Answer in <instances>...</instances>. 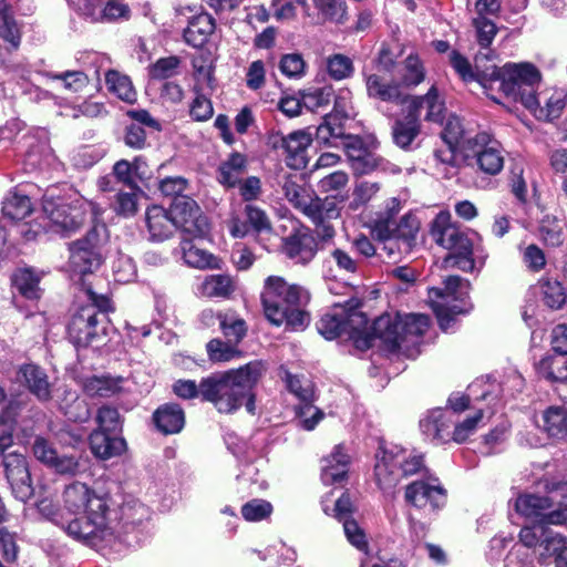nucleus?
Listing matches in <instances>:
<instances>
[{
	"label": "nucleus",
	"instance_id": "nucleus-17",
	"mask_svg": "<svg viewBox=\"0 0 567 567\" xmlns=\"http://www.w3.org/2000/svg\"><path fill=\"white\" fill-rule=\"evenodd\" d=\"M472 141L478 168L487 175H497L504 167L501 144L486 132L476 134Z\"/></svg>",
	"mask_w": 567,
	"mask_h": 567
},
{
	"label": "nucleus",
	"instance_id": "nucleus-2",
	"mask_svg": "<svg viewBox=\"0 0 567 567\" xmlns=\"http://www.w3.org/2000/svg\"><path fill=\"white\" fill-rule=\"evenodd\" d=\"M265 370L264 362L255 360L236 370L214 373L200 381L202 396L219 412L231 413L241 406Z\"/></svg>",
	"mask_w": 567,
	"mask_h": 567
},
{
	"label": "nucleus",
	"instance_id": "nucleus-56",
	"mask_svg": "<svg viewBox=\"0 0 567 567\" xmlns=\"http://www.w3.org/2000/svg\"><path fill=\"white\" fill-rule=\"evenodd\" d=\"M483 420V411L477 410L473 415L466 417L464 421L460 422L455 420L453 424L454 430H452V440L456 443L465 442L471 435H473L478 424Z\"/></svg>",
	"mask_w": 567,
	"mask_h": 567
},
{
	"label": "nucleus",
	"instance_id": "nucleus-55",
	"mask_svg": "<svg viewBox=\"0 0 567 567\" xmlns=\"http://www.w3.org/2000/svg\"><path fill=\"white\" fill-rule=\"evenodd\" d=\"M472 24L475 29L476 41L481 49H488L498 31L496 24L486 17L476 16Z\"/></svg>",
	"mask_w": 567,
	"mask_h": 567
},
{
	"label": "nucleus",
	"instance_id": "nucleus-46",
	"mask_svg": "<svg viewBox=\"0 0 567 567\" xmlns=\"http://www.w3.org/2000/svg\"><path fill=\"white\" fill-rule=\"evenodd\" d=\"M284 193L287 200L302 214L316 197V194L312 190L298 184L291 178H288L285 182Z\"/></svg>",
	"mask_w": 567,
	"mask_h": 567
},
{
	"label": "nucleus",
	"instance_id": "nucleus-27",
	"mask_svg": "<svg viewBox=\"0 0 567 567\" xmlns=\"http://www.w3.org/2000/svg\"><path fill=\"white\" fill-rule=\"evenodd\" d=\"M365 86L370 97L398 104L408 103L409 96L401 92L399 84L385 81L379 74L368 75L365 78Z\"/></svg>",
	"mask_w": 567,
	"mask_h": 567
},
{
	"label": "nucleus",
	"instance_id": "nucleus-45",
	"mask_svg": "<svg viewBox=\"0 0 567 567\" xmlns=\"http://www.w3.org/2000/svg\"><path fill=\"white\" fill-rule=\"evenodd\" d=\"M60 409L74 422H84L90 417L87 404L72 390L64 391V398L59 402Z\"/></svg>",
	"mask_w": 567,
	"mask_h": 567
},
{
	"label": "nucleus",
	"instance_id": "nucleus-41",
	"mask_svg": "<svg viewBox=\"0 0 567 567\" xmlns=\"http://www.w3.org/2000/svg\"><path fill=\"white\" fill-rule=\"evenodd\" d=\"M540 377L551 382L567 381V358L564 355H548L537 364Z\"/></svg>",
	"mask_w": 567,
	"mask_h": 567
},
{
	"label": "nucleus",
	"instance_id": "nucleus-43",
	"mask_svg": "<svg viewBox=\"0 0 567 567\" xmlns=\"http://www.w3.org/2000/svg\"><path fill=\"white\" fill-rule=\"evenodd\" d=\"M105 84L107 90L118 99L128 103L135 101L136 92L131 80L126 75L121 74L117 71L110 70L105 74Z\"/></svg>",
	"mask_w": 567,
	"mask_h": 567
},
{
	"label": "nucleus",
	"instance_id": "nucleus-7",
	"mask_svg": "<svg viewBox=\"0 0 567 567\" xmlns=\"http://www.w3.org/2000/svg\"><path fill=\"white\" fill-rule=\"evenodd\" d=\"M86 293L91 305L73 315L68 326L69 338L76 347H87L105 333L106 313L113 309L106 296L97 295L91 288Z\"/></svg>",
	"mask_w": 567,
	"mask_h": 567
},
{
	"label": "nucleus",
	"instance_id": "nucleus-62",
	"mask_svg": "<svg viewBox=\"0 0 567 567\" xmlns=\"http://www.w3.org/2000/svg\"><path fill=\"white\" fill-rule=\"evenodd\" d=\"M380 186L378 183L363 182L355 186L352 193V199L349 203V208L358 210L360 207L369 203L379 192Z\"/></svg>",
	"mask_w": 567,
	"mask_h": 567
},
{
	"label": "nucleus",
	"instance_id": "nucleus-38",
	"mask_svg": "<svg viewBox=\"0 0 567 567\" xmlns=\"http://www.w3.org/2000/svg\"><path fill=\"white\" fill-rule=\"evenodd\" d=\"M543 430L551 437L563 439L567 434V410L553 405L542 414Z\"/></svg>",
	"mask_w": 567,
	"mask_h": 567
},
{
	"label": "nucleus",
	"instance_id": "nucleus-13",
	"mask_svg": "<svg viewBox=\"0 0 567 567\" xmlns=\"http://www.w3.org/2000/svg\"><path fill=\"white\" fill-rule=\"evenodd\" d=\"M4 477L16 499L25 503L33 495L27 457L16 451L0 454Z\"/></svg>",
	"mask_w": 567,
	"mask_h": 567
},
{
	"label": "nucleus",
	"instance_id": "nucleus-28",
	"mask_svg": "<svg viewBox=\"0 0 567 567\" xmlns=\"http://www.w3.org/2000/svg\"><path fill=\"white\" fill-rule=\"evenodd\" d=\"M146 225L151 238L158 241L169 238L176 228L171 213L156 205L146 210Z\"/></svg>",
	"mask_w": 567,
	"mask_h": 567
},
{
	"label": "nucleus",
	"instance_id": "nucleus-24",
	"mask_svg": "<svg viewBox=\"0 0 567 567\" xmlns=\"http://www.w3.org/2000/svg\"><path fill=\"white\" fill-rule=\"evenodd\" d=\"M285 254L298 264H308L317 252V241L308 231H299L286 238Z\"/></svg>",
	"mask_w": 567,
	"mask_h": 567
},
{
	"label": "nucleus",
	"instance_id": "nucleus-12",
	"mask_svg": "<svg viewBox=\"0 0 567 567\" xmlns=\"http://www.w3.org/2000/svg\"><path fill=\"white\" fill-rule=\"evenodd\" d=\"M169 213L182 236L203 238L207 235L209 230L207 218L203 215L197 203L189 196L174 198Z\"/></svg>",
	"mask_w": 567,
	"mask_h": 567
},
{
	"label": "nucleus",
	"instance_id": "nucleus-61",
	"mask_svg": "<svg viewBox=\"0 0 567 567\" xmlns=\"http://www.w3.org/2000/svg\"><path fill=\"white\" fill-rule=\"evenodd\" d=\"M301 426L311 431L323 419V412L312 404V401H301L297 408Z\"/></svg>",
	"mask_w": 567,
	"mask_h": 567
},
{
	"label": "nucleus",
	"instance_id": "nucleus-33",
	"mask_svg": "<svg viewBox=\"0 0 567 567\" xmlns=\"http://www.w3.org/2000/svg\"><path fill=\"white\" fill-rule=\"evenodd\" d=\"M189 236H182V251L184 261L197 269L219 268V259L205 249L197 247Z\"/></svg>",
	"mask_w": 567,
	"mask_h": 567
},
{
	"label": "nucleus",
	"instance_id": "nucleus-51",
	"mask_svg": "<svg viewBox=\"0 0 567 567\" xmlns=\"http://www.w3.org/2000/svg\"><path fill=\"white\" fill-rule=\"evenodd\" d=\"M207 353L213 362H229L241 357V351L234 342L223 341L220 339L210 340L207 346Z\"/></svg>",
	"mask_w": 567,
	"mask_h": 567
},
{
	"label": "nucleus",
	"instance_id": "nucleus-6",
	"mask_svg": "<svg viewBox=\"0 0 567 567\" xmlns=\"http://www.w3.org/2000/svg\"><path fill=\"white\" fill-rule=\"evenodd\" d=\"M520 515L543 524L567 523V483L560 482L548 488L546 495L522 494L515 501Z\"/></svg>",
	"mask_w": 567,
	"mask_h": 567
},
{
	"label": "nucleus",
	"instance_id": "nucleus-22",
	"mask_svg": "<svg viewBox=\"0 0 567 567\" xmlns=\"http://www.w3.org/2000/svg\"><path fill=\"white\" fill-rule=\"evenodd\" d=\"M351 457L344 445H336L322 460L321 480L324 484L340 483L346 480Z\"/></svg>",
	"mask_w": 567,
	"mask_h": 567
},
{
	"label": "nucleus",
	"instance_id": "nucleus-25",
	"mask_svg": "<svg viewBox=\"0 0 567 567\" xmlns=\"http://www.w3.org/2000/svg\"><path fill=\"white\" fill-rule=\"evenodd\" d=\"M43 276L42 270L32 267L18 268L11 278L12 286L25 299L38 300L42 296L40 282Z\"/></svg>",
	"mask_w": 567,
	"mask_h": 567
},
{
	"label": "nucleus",
	"instance_id": "nucleus-16",
	"mask_svg": "<svg viewBox=\"0 0 567 567\" xmlns=\"http://www.w3.org/2000/svg\"><path fill=\"white\" fill-rule=\"evenodd\" d=\"M445 498V491L436 478L414 481L406 485L404 492L405 502L416 508L430 506L436 511L444 506Z\"/></svg>",
	"mask_w": 567,
	"mask_h": 567
},
{
	"label": "nucleus",
	"instance_id": "nucleus-15",
	"mask_svg": "<svg viewBox=\"0 0 567 567\" xmlns=\"http://www.w3.org/2000/svg\"><path fill=\"white\" fill-rule=\"evenodd\" d=\"M358 302L347 300L344 305L336 303L331 312H327L317 323V329L327 340H333L341 334L347 327H353L357 320L367 322L361 313L355 311Z\"/></svg>",
	"mask_w": 567,
	"mask_h": 567
},
{
	"label": "nucleus",
	"instance_id": "nucleus-42",
	"mask_svg": "<svg viewBox=\"0 0 567 567\" xmlns=\"http://www.w3.org/2000/svg\"><path fill=\"white\" fill-rule=\"evenodd\" d=\"M319 17L323 21L343 24L348 19V8L344 0H312Z\"/></svg>",
	"mask_w": 567,
	"mask_h": 567
},
{
	"label": "nucleus",
	"instance_id": "nucleus-1",
	"mask_svg": "<svg viewBox=\"0 0 567 567\" xmlns=\"http://www.w3.org/2000/svg\"><path fill=\"white\" fill-rule=\"evenodd\" d=\"M62 499V508L43 499L38 509L69 537L93 548L106 546L116 538L118 522L109 493L75 481L65 486Z\"/></svg>",
	"mask_w": 567,
	"mask_h": 567
},
{
	"label": "nucleus",
	"instance_id": "nucleus-37",
	"mask_svg": "<svg viewBox=\"0 0 567 567\" xmlns=\"http://www.w3.org/2000/svg\"><path fill=\"white\" fill-rule=\"evenodd\" d=\"M122 378L93 375L84 380L83 390L90 396L107 398L118 393L122 390Z\"/></svg>",
	"mask_w": 567,
	"mask_h": 567
},
{
	"label": "nucleus",
	"instance_id": "nucleus-5",
	"mask_svg": "<svg viewBox=\"0 0 567 567\" xmlns=\"http://www.w3.org/2000/svg\"><path fill=\"white\" fill-rule=\"evenodd\" d=\"M375 460V481L384 491L395 487L403 477L414 475L423 468L422 454L396 444L380 447Z\"/></svg>",
	"mask_w": 567,
	"mask_h": 567
},
{
	"label": "nucleus",
	"instance_id": "nucleus-31",
	"mask_svg": "<svg viewBox=\"0 0 567 567\" xmlns=\"http://www.w3.org/2000/svg\"><path fill=\"white\" fill-rule=\"evenodd\" d=\"M409 109L413 114L420 115V110L425 109V120L434 123H442L444 113V103L440 100L437 90L432 86L429 92L421 97H409Z\"/></svg>",
	"mask_w": 567,
	"mask_h": 567
},
{
	"label": "nucleus",
	"instance_id": "nucleus-52",
	"mask_svg": "<svg viewBox=\"0 0 567 567\" xmlns=\"http://www.w3.org/2000/svg\"><path fill=\"white\" fill-rule=\"evenodd\" d=\"M425 79V69L416 54H409L403 63L401 84L406 87L416 86Z\"/></svg>",
	"mask_w": 567,
	"mask_h": 567
},
{
	"label": "nucleus",
	"instance_id": "nucleus-20",
	"mask_svg": "<svg viewBox=\"0 0 567 567\" xmlns=\"http://www.w3.org/2000/svg\"><path fill=\"white\" fill-rule=\"evenodd\" d=\"M17 381L24 385L39 401L52 399V385L44 369L34 363H25L17 371Z\"/></svg>",
	"mask_w": 567,
	"mask_h": 567
},
{
	"label": "nucleus",
	"instance_id": "nucleus-30",
	"mask_svg": "<svg viewBox=\"0 0 567 567\" xmlns=\"http://www.w3.org/2000/svg\"><path fill=\"white\" fill-rule=\"evenodd\" d=\"M109 432L96 430L90 435L92 453L103 460L121 455L126 449V442L118 436H111Z\"/></svg>",
	"mask_w": 567,
	"mask_h": 567
},
{
	"label": "nucleus",
	"instance_id": "nucleus-23",
	"mask_svg": "<svg viewBox=\"0 0 567 567\" xmlns=\"http://www.w3.org/2000/svg\"><path fill=\"white\" fill-rule=\"evenodd\" d=\"M547 525L538 522V524L523 527L519 532L520 546L530 550L539 545L543 548L542 553L555 550L561 542V536L549 529Z\"/></svg>",
	"mask_w": 567,
	"mask_h": 567
},
{
	"label": "nucleus",
	"instance_id": "nucleus-14",
	"mask_svg": "<svg viewBox=\"0 0 567 567\" xmlns=\"http://www.w3.org/2000/svg\"><path fill=\"white\" fill-rule=\"evenodd\" d=\"M102 261L99 247L97 229L94 228L87 235L70 245V268L73 272L85 275L94 271Z\"/></svg>",
	"mask_w": 567,
	"mask_h": 567
},
{
	"label": "nucleus",
	"instance_id": "nucleus-32",
	"mask_svg": "<svg viewBox=\"0 0 567 567\" xmlns=\"http://www.w3.org/2000/svg\"><path fill=\"white\" fill-rule=\"evenodd\" d=\"M236 289V280L223 274L206 276L197 288L203 297L220 299H229Z\"/></svg>",
	"mask_w": 567,
	"mask_h": 567
},
{
	"label": "nucleus",
	"instance_id": "nucleus-44",
	"mask_svg": "<svg viewBox=\"0 0 567 567\" xmlns=\"http://www.w3.org/2000/svg\"><path fill=\"white\" fill-rule=\"evenodd\" d=\"M420 131L419 118L410 110L405 121H398L393 126V140L401 148H406L417 136Z\"/></svg>",
	"mask_w": 567,
	"mask_h": 567
},
{
	"label": "nucleus",
	"instance_id": "nucleus-48",
	"mask_svg": "<svg viewBox=\"0 0 567 567\" xmlns=\"http://www.w3.org/2000/svg\"><path fill=\"white\" fill-rule=\"evenodd\" d=\"M32 212L30 198L25 195L13 193L7 196L2 205V213L12 220H22Z\"/></svg>",
	"mask_w": 567,
	"mask_h": 567
},
{
	"label": "nucleus",
	"instance_id": "nucleus-35",
	"mask_svg": "<svg viewBox=\"0 0 567 567\" xmlns=\"http://www.w3.org/2000/svg\"><path fill=\"white\" fill-rule=\"evenodd\" d=\"M247 168V158L240 153H233L224 161L218 169V181L220 184L228 187H234L238 184L240 177L245 174Z\"/></svg>",
	"mask_w": 567,
	"mask_h": 567
},
{
	"label": "nucleus",
	"instance_id": "nucleus-29",
	"mask_svg": "<svg viewBox=\"0 0 567 567\" xmlns=\"http://www.w3.org/2000/svg\"><path fill=\"white\" fill-rule=\"evenodd\" d=\"M215 30V20L208 13L193 17L184 30V40L194 48H202Z\"/></svg>",
	"mask_w": 567,
	"mask_h": 567
},
{
	"label": "nucleus",
	"instance_id": "nucleus-4",
	"mask_svg": "<svg viewBox=\"0 0 567 567\" xmlns=\"http://www.w3.org/2000/svg\"><path fill=\"white\" fill-rule=\"evenodd\" d=\"M43 214L49 220V229L63 236H70L84 224L89 214L94 220L97 219L102 214V208L79 195L70 198L45 196Z\"/></svg>",
	"mask_w": 567,
	"mask_h": 567
},
{
	"label": "nucleus",
	"instance_id": "nucleus-36",
	"mask_svg": "<svg viewBox=\"0 0 567 567\" xmlns=\"http://www.w3.org/2000/svg\"><path fill=\"white\" fill-rule=\"evenodd\" d=\"M0 38L13 49L20 45V25L14 18L12 8L4 0H0Z\"/></svg>",
	"mask_w": 567,
	"mask_h": 567
},
{
	"label": "nucleus",
	"instance_id": "nucleus-26",
	"mask_svg": "<svg viewBox=\"0 0 567 567\" xmlns=\"http://www.w3.org/2000/svg\"><path fill=\"white\" fill-rule=\"evenodd\" d=\"M340 144L344 147L353 168L359 173H369L373 171L374 166L378 164L377 157L363 146L359 137L344 135Z\"/></svg>",
	"mask_w": 567,
	"mask_h": 567
},
{
	"label": "nucleus",
	"instance_id": "nucleus-11",
	"mask_svg": "<svg viewBox=\"0 0 567 567\" xmlns=\"http://www.w3.org/2000/svg\"><path fill=\"white\" fill-rule=\"evenodd\" d=\"M491 80L498 82L507 96L517 100L520 91L534 87L540 81V73L530 63H506L501 69L493 66Z\"/></svg>",
	"mask_w": 567,
	"mask_h": 567
},
{
	"label": "nucleus",
	"instance_id": "nucleus-59",
	"mask_svg": "<svg viewBox=\"0 0 567 567\" xmlns=\"http://www.w3.org/2000/svg\"><path fill=\"white\" fill-rule=\"evenodd\" d=\"M240 512L247 522H259L270 516L272 505L268 501L254 498L245 503Z\"/></svg>",
	"mask_w": 567,
	"mask_h": 567
},
{
	"label": "nucleus",
	"instance_id": "nucleus-3",
	"mask_svg": "<svg viewBox=\"0 0 567 567\" xmlns=\"http://www.w3.org/2000/svg\"><path fill=\"white\" fill-rule=\"evenodd\" d=\"M430 326V318L420 313H406L380 316L374 320L371 332L361 340L357 339L358 347L370 348L372 340H382L390 349H401L403 344H416L419 339L426 332Z\"/></svg>",
	"mask_w": 567,
	"mask_h": 567
},
{
	"label": "nucleus",
	"instance_id": "nucleus-34",
	"mask_svg": "<svg viewBox=\"0 0 567 567\" xmlns=\"http://www.w3.org/2000/svg\"><path fill=\"white\" fill-rule=\"evenodd\" d=\"M154 422L163 433L174 434L184 427L185 415L177 404H165L155 411Z\"/></svg>",
	"mask_w": 567,
	"mask_h": 567
},
{
	"label": "nucleus",
	"instance_id": "nucleus-19",
	"mask_svg": "<svg viewBox=\"0 0 567 567\" xmlns=\"http://www.w3.org/2000/svg\"><path fill=\"white\" fill-rule=\"evenodd\" d=\"M455 423L453 412L447 409H434L429 411L420 420L422 434L435 444L446 443L452 440V427Z\"/></svg>",
	"mask_w": 567,
	"mask_h": 567
},
{
	"label": "nucleus",
	"instance_id": "nucleus-10",
	"mask_svg": "<svg viewBox=\"0 0 567 567\" xmlns=\"http://www.w3.org/2000/svg\"><path fill=\"white\" fill-rule=\"evenodd\" d=\"M298 300H308V293L297 285H288L279 276H269L265 280L261 303L266 318L275 326L282 324L285 311Z\"/></svg>",
	"mask_w": 567,
	"mask_h": 567
},
{
	"label": "nucleus",
	"instance_id": "nucleus-9",
	"mask_svg": "<svg viewBox=\"0 0 567 567\" xmlns=\"http://www.w3.org/2000/svg\"><path fill=\"white\" fill-rule=\"evenodd\" d=\"M468 293L470 282L457 276L449 277L444 282V289H430L431 306L442 330L447 331L452 328L454 316L471 310Z\"/></svg>",
	"mask_w": 567,
	"mask_h": 567
},
{
	"label": "nucleus",
	"instance_id": "nucleus-60",
	"mask_svg": "<svg viewBox=\"0 0 567 567\" xmlns=\"http://www.w3.org/2000/svg\"><path fill=\"white\" fill-rule=\"evenodd\" d=\"M540 289L543 300L549 308L559 309L565 303L566 295L558 281H543Z\"/></svg>",
	"mask_w": 567,
	"mask_h": 567
},
{
	"label": "nucleus",
	"instance_id": "nucleus-53",
	"mask_svg": "<svg viewBox=\"0 0 567 567\" xmlns=\"http://www.w3.org/2000/svg\"><path fill=\"white\" fill-rule=\"evenodd\" d=\"M182 60L176 55L158 59L148 68V75L153 80H168L179 74Z\"/></svg>",
	"mask_w": 567,
	"mask_h": 567
},
{
	"label": "nucleus",
	"instance_id": "nucleus-40",
	"mask_svg": "<svg viewBox=\"0 0 567 567\" xmlns=\"http://www.w3.org/2000/svg\"><path fill=\"white\" fill-rule=\"evenodd\" d=\"M539 235L551 247L560 246L566 238V223L556 216L546 215L540 221Z\"/></svg>",
	"mask_w": 567,
	"mask_h": 567
},
{
	"label": "nucleus",
	"instance_id": "nucleus-39",
	"mask_svg": "<svg viewBox=\"0 0 567 567\" xmlns=\"http://www.w3.org/2000/svg\"><path fill=\"white\" fill-rule=\"evenodd\" d=\"M420 225V220L414 214L406 213L395 226V237L401 241L403 252L410 254L413 250Z\"/></svg>",
	"mask_w": 567,
	"mask_h": 567
},
{
	"label": "nucleus",
	"instance_id": "nucleus-18",
	"mask_svg": "<svg viewBox=\"0 0 567 567\" xmlns=\"http://www.w3.org/2000/svg\"><path fill=\"white\" fill-rule=\"evenodd\" d=\"M303 215L316 225L317 235L321 239L329 240L334 237L336 230L330 221L339 217L340 210L333 199H322L316 195Z\"/></svg>",
	"mask_w": 567,
	"mask_h": 567
},
{
	"label": "nucleus",
	"instance_id": "nucleus-57",
	"mask_svg": "<svg viewBox=\"0 0 567 567\" xmlns=\"http://www.w3.org/2000/svg\"><path fill=\"white\" fill-rule=\"evenodd\" d=\"M115 281L127 284L135 280L137 276L136 266L133 259L126 255H118L112 265Z\"/></svg>",
	"mask_w": 567,
	"mask_h": 567
},
{
	"label": "nucleus",
	"instance_id": "nucleus-54",
	"mask_svg": "<svg viewBox=\"0 0 567 567\" xmlns=\"http://www.w3.org/2000/svg\"><path fill=\"white\" fill-rule=\"evenodd\" d=\"M566 106V94L561 90H555L545 99V106L536 113V118L553 121L558 118Z\"/></svg>",
	"mask_w": 567,
	"mask_h": 567
},
{
	"label": "nucleus",
	"instance_id": "nucleus-21",
	"mask_svg": "<svg viewBox=\"0 0 567 567\" xmlns=\"http://www.w3.org/2000/svg\"><path fill=\"white\" fill-rule=\"evenodd\" d=\"M280 141L287 165L293 169L305 168L308 164V147L312 143V135L300 130L282 136Z\"/></svg>",
	"mask_w": 567,
	"mask_h": 567
},
{
	"label": "nucleus",
	"instance_id": "nucleus-64",
	"mask_svg": "<svg viewBox=\"0 0 567 567\" xmlns=\"http://www.w3.org/2000/svg\"><path fill=\"white\" fill-rule=\"evenodd\" d=\"M505 567H535L533 551L519 545L514 546L505 558Z\"/></svg>",
	"mask_w": 567,
	"mask_h": 567
},
{
	"label": "nucleus",
	"instance_id": "nucleus-47",
	"mask_svg": "<svg viewBox=\"0 0 567 567\" xmlns=\"http://www.w3.org/2000/svg\"><path fill=\"white\" fill-rule=\"evenodd\" d=\"M343 137V127L340 123H337L336 116L332 115L326 116L323 123L316 130V141L319 144L339 146Z\"/></svg>",
	"mask_w": 567,
	"mask_h": 567
},
{
	"label": "nucleus",
	"instance_id": "nucleus-50",
	"mask_svg": "<svg viewBox=\"0 0 567 567\" xmlns=\"http://www.w3.org/2000/svg\"><path fill=\"white\" fill-rule=\"evenodd\" d=\"M16 416L17 405L12 403L0 413V454L6 453L13 444Z\"/></svg>",
	"mask_w": 567,
	"mask_h": 567
},
{
	"label": "nucleus",
	"instance_id": "nucleus-58",
	"mask_svg": "<svg viewBox=\"0 0 567 567\" xmlns=\"http://www.w3.org/2000/svg\"><path fill=\"white\" fill-rule=\"evenodd\" d=\"M353 63L350 58L343 54H333L327 59L328 74L334 80H343L353 73Z\"/></svg>",
	"mask_w": 567,
	"mask_h": 567
},
{
	"label": "nucleus",
	"instance_id": "nucleus-49",
	"mask_svg": "<svg viewBox=\"0 0 567 567\" xmlns=\"http://www.w3.org/2000/svg\"><path fill=\"white\" fill-rule=\"evenodd\" d=\"M229 342L238 344L247 334L246 321L233 311L225 312L219 326Z\"/></svg>",
	"mask_w": 567,
	"mask_h": 567
},
{
	"label": "nucleus",
	"instance_id": "nucleus-63",
	"mask_svg": "<svg viewBox=\"0 0 567 567\" xmlns=\"http://www.w3.org/2000/svg\"><path fill=\"white\" fill-rule=\"evenodd\" d=\"M332 94L329 86L309 90L302 95V104L311 111H317L329 105Z\"/></svg>",
	"mask_w": 567,
	"mask_h": 567
},
{
	"label": "nucleus",
	"instance_id": "nucleus-8",
	"mask_svg": "<svg viewBox=\"0 0 567 567\" xmlns=\"http://www.w3.org/2000/svg\"><path fill=\"white\" fill-rule=\"evenodd\" d=\"M431 236L437 245L451 251L443 259L444 268L456 267L463 271L474 269L472 243L452 224L449 212L442 210L435 216L431 225Z\"/></svg>",
	"mask_w": 567,
	"mask_h": 567
}]
</instances>
